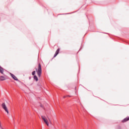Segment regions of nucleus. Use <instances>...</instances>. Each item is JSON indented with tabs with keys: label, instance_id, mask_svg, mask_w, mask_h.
<instances>
[{
	"label": "nucleus",
	"instance_id": "nucleus-3",
	"mask_svg": "<svg viewBox=\"0 0 129 129\" xmlns=\"http://www.w3.org/2000/svg\"><path fill=\"white\" fill-rule=\"evenodd\" d=\"M2 107L5 110L6 112L9 114V110L8 109V107H7V105H6V103H3L2 104Z\"/></svg>",
	"mask_w": 129,
	"mask_h": 129
},
{
	"label": "nucleus",
	"instance_id": "nucleus-5",
	"mask_svg": "<svg viewBox=\"0 0 129 129\" xmlns=\"http://www.w3.org/2000/svg\"><path fill=\"white\" fill-rule=\"evenodd\" d=\"M11 74V76L12 77V78H13V79H14V80H16V81H18V78H17V77H16L13 74Z\"/></svg>",
	"mask_w": 129,
	"mask_h": 129
},
{
	"label": "nucleus",
	"instance_id": "nucleus-8",
	"mask_svg": "<svg viewBox=\"0 0 129 129\" xmlns=\"http://www.w3.org/2000/svg\"><path fill=\"white\" fill-rule=\"evenodd\" d=\"M127 120H129V117L125 118L123 120L122 122H125V121H127Z\"/></svg>",
	"mask_w": 129,
	"mask_h": 129
},
{
	"label": "nucleus",
	"instance_id": "nucleus-2",
	"mask_svg": "<svg viewBox=\"0 0 129 129\" xmlns=\"http://www.w3.org/2000/svg\"><path fill=\"white\" fill-rule=\"evenodd\" d=\"M41 118L43 120L44 122L47 125V126H49V121H48V119H47V117H46V116H41Z\"/></svg>",
	"mask_w": 129,
	"mask_h": 129
},
{
	"label": "nucleus",
	"instance_id": "nucleus-11",
	"mask_svg": "<svg viewBox=\"0 0 129 129\" xmlns=\"http://www.w3.org/2000/svg\"><path fill=\"white\" fill-rule=\"evenodd\" d=\"M35 73H36V71H33V72H32V75H35Z\"/></svg>",
	"mask_w": 129,
	"mask_h": 129
},
{
	"label": "nucleus",
	"instance_id": "nucleus-4",
	"mask_svg": "<svg viewBox=\"0 0 129 129\" xmlns=\"http://www.w3.org/2000/svg\"><path fill=\"white\" fill-rule=\"evenodd\" d=\"M8 79V78L7 76H0V81H4V80H7Z\"/></svg>",
	"mask_w": 129,
	"mask_h": 129
},
{
	"label": "nucleus",
	"instance_id": "nucleus-7",
	"mask_svg": "<svg viewBox=\"0 0 129 129\" xmlns=\"http://www.w3.org/2000/svg\"><path fill=\"white\" fill-rule=\"evenodd\" d=\"M4 68H3V67H2L0 66V73H1V74H4Z\"/></svg>",
	"mask_w": 129,
	"mask_h": 129
},
{
	"label": "nucleus",
	"instance_id": "nucleus-10",
	"mask_svg": "<svg viewBox=\"0 0 129 129\" xmlns=\"http://www.w3.org/2000/svg\"><path fill=\"white\" fill-rule=\"evenodd\" d=\"M47 117L50 123L51 124L52 121H51V119H50V118H49V117L48 116H47Z\"/></svg>",
	"mask_w": 129,
	"mask_h": 129
},
{
	"label": "nucleus",
	"instance_id": "nucleus-9",
	"mask_svg": "<svg viewBox=\"0 0 129 129\" xmlns=\"http://www.w3.org/2000/svg\"><path fill=\"white\" fill-rule=\"evenodd\" d=\"M34 79L36 80V81H38V77H37V76H34Z\"/></svg>",
	"mask_w": 129,
	"mask_h": 129
},
{
	"label": "nucleus",
	"instance_id": "nucleus-6",
	"mask_svg": "<svg viewBox=\"0 0 129 129\" xmlns=\"http://www.w3.org/2000/svg\"><path fill=\"white\" fill-rule=\"evenodd\" d=\"M59 51H60V49L59 48L57 49V50L55 52V53L54 54V58H55V57H56V56H57V55L59 54Z\"/></svg>",
	"mask_w": 129,
	"mask_h": 129
},
{
	"label": "nucleus",
	"instance_id": "nucleus-13",
	"mask_svg": "<svg viewBox=\"0 0 129 129\" xmlns=\"http://www.w3.org/2000/svg\"><path fill=\"white\" fill-rule=\"evenodd\" d=\"M68 96V97H70V96Z\"/></svg>",
	"mask_w": 129,
	"mask_h": 129
},
{
	"label": "nucleus",
	"instance_id": "nucleus-1",
	"mask_svg": "<svg viewBox=\"0 0 129 129\" xmlns=\"http://www.w3.org/2000/svg\"><path fill=\"white\" fill-rule=\"evenodd\" d=\"M36 72L37 73L38 76L41 77L42 74V67H41V63H38V67L37 69H36Z\"/></svg>",
	"mask_w": 129,
	"mask_h": 129
},
{
	"label": "nucleus",
	"instance_id": "nucleus-12",
	"mask_svg": "<svg viewBox=\"0 0 129 129\" xmlns=\"http://www.w3.org/2000/svg\"><path fill=\"white\" fill-rule=\"evenodd\" d=\"M63 98H66V96H63Z\"/></svg>",
	"mask_w": 129,
	"mask_h": 129
}]
</instances>
